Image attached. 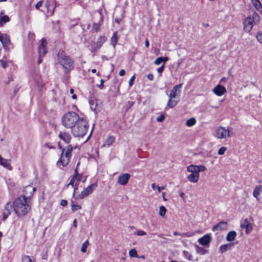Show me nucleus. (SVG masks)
<instances>
[{
    "label": "nucleus",
    "mask_w": 262,
    "mask_h": 262,
    "mask_svg": "<svg viewBox=\"0 0 262 262\" xmlns=\"http://www.w3.org/2000/svg\"><path fill=\"white\" fill-rule=\"evenodd\" d=\"M62 125L67 128H70L75 137L84 136L89 128L86 120L74 112H69L62 117Z\"/></svg>",
    "instance_id": "f257e3e1"
},
{
    "label": "nucleus",
    "mask_w": 262,
    "mask_h": 262,
    "mask_svg": "<svg viewBox=\"0 0 262 262\" xmlns=\"http://www.w3.org/2000/svg\"><path fill=\"white\" fill-rule=\"evenodd\" d=\"M31 202L25 197H17L13 202V210L18 217L27 214L31 209Z\"/></svg>",
    "instance_id": "f03ea898"
},
{
    "label": "nucleus",
    "mask_w": 262,
    "mask_h": 262,
    "mask_svg": "<svg viewBox=\"0 0 262 262\" xmlns=\"http://www.w3.org/2000/svg\"><path fill=\"white\" fill-rule=\"evenodd\" d=\"M58 148L62 152L60 155V159L57 161V164L58 165L61 164L63 167H64L68 164L70 161L73 147L71 145H69L66 147L62 148L60 145V143H59Z\"/></svg>",
    "instance_id": "7ed1b4c3"
},
{
    "label": "nucleus",
    "mask_w": 262,
    "mask_h": 262,
    "mask_svg": "<svg viewBox=\"0 0 262 262\" xmlns=\"http://www.w3.org/2000/svg\"><path fill=\"white\" fill-rule=\"evenodd\" d=\"M58 58L59 62L64 69L65 73H69L73 69V61L70 57L67 56L63 51L58 53Z\"/></svg>",
    "instance_id": "20e7f679"
},
{
    "label": "nucleus",
    "mask_w": 262,
    "mask_h": 262,
    "mask_svg": "<svg viewBox=\"0 0 262 262\" xmlns=\"http://www.w3.org/2000/svg\"><path fill=\"white\" fill-rule=\"evenodd\" d=\"M183 84L175 85L171 90L169 96V100L167 102V106L170 108L174 107L178 103L179 100L177 98L179 97L181 94V89Z\"/></svg>",
    "instance_id": "39448f33"
},
{
    "label": "nucleus",
    "mask_w": 262,
    "mask_h": 262,
    "mask_svg": "<svg viewBox=\"0 0 262 262\" xmlns=\"http://www.w3.org/2000/svg\"><path fill=\"white\" fill-rule=\"evenodd\" d=\"M230 136V131L225 127L219 126L216 130V137L219 139H226Z\"/></svg>",
    "instance_id": "423d86ee"
},
{
    "label": "nucleus",
    "mask_w": 262,
    "mask_h": 262,
    "mask_svg": "<svg viewBox=\"0 0 262 262\" xmlns=\"http://www.w3.org/2000/svg\"><path fill=\"white\" fill-rule=\"evenodd\" d=\"M36 190V188L32 185H29L24 188L23 192L24 194L20 197H25L26 199L31 201V198L34 192Z\"/></svg>",
    "instance_id": "0eeeda50"
},
{
    "label": "nucleus",
    "mask_w": 262,
    "mask_h": 262,
    "mask_svg": "<svg viewBox=\"0 0 262 262\" xmlns=\"http://www.w3.org/2000/svg\"><path fill=\"white\" fill-rule=\"evenodd\" d=\"M106 41V38L104 36H100L96 42H95L91 46V51L92 53L96 52L102 46V45Z\"/></svg>",
    "instance_id": "6e6552de"
},
{
    "label": "nucleus",
    "mask_w": 262,
    "mask_h": 262,
    "mask_svg": "<svg viewBox=\"0 0 262 262\" xmlns=\"http://www.w3.org/2000/svg\"><path fill=\"white\" fill-rule=\"evenodd\" d=\"M0 41L3 45V47L5 51L9 50V46L10 43L9 37L6 34L0 33Z\"/></svg>",
    "instance_id": "1a4fd4ad"
},
{
    "label": "nucleus",
    "mask_w": 262,
    "mask_h": 262,
    "mask_svg": "<svg viewBox=\"0 0 262 262\" xmlns=\"http://www.w3.org/2000/svg\"><path fill=\"white\" fill-rule=\"evenodd\" d=\"M96 183H93L89 186H88L85 189H84L80 193L79 196L80 199H83L86 196H88L90 193H92L93 190L97 187Z\"/></svg>",
    "instance_id": "9d476101"
},
{
    "label": "nucleus",
    "mask_w": 262,
    "mask_h": 262,
    "mask_svg": "<svg viewBox=\"0 0 262 262\" xmlns=\"http://www.w3.org/2000/svg\"><path fill=\"white\" fill-rule=\"evenodd\" d=\"M130 178V175L129 173H125L121 174L118 176V183L121 185H125L128 183Z\"/></svg>",
    "instance_id": "9b49d317"
},
{
    "label": "nucleus",
    "mask_w": 262,
    "mask_h": 262,
    "mask_svg": "<svg viewBox=\"0 0 262 262\" xmlns=\"http://www.w3.org/2000/svg\"><path fill=\"white\" fill-rule=\"evenodd\" d=\"M13 209V203H8L5 207L3 211V220L5 221L7 219L8 216L10 214L11 211Z\"/></svg>",
    "instance_id": "f8f14e48"
},
{
    "label": "nucleus",
    "mask_w": 262,
    "mask_h": 262,
    "mask_svg": "<svg viewBox=\"0 0 262 262\" xmlns=\"http://www.w3.org/2000/svg\"><path fill=\"white\" fill-rule=\"evenodd\" d=\"M206 167L203 165L196 166L191 165L187 167V170L188 171L196 172L198 173H199V172L201 171H204L206 170Z\"/></svg>",
    "instance_id": "ddd939ff"
},
{
    "label": "nucleus",
    "mask_w": 262,
    "mask_h": 262,
    "mask_svg": "<svg viewBox=\"0 0 262 262\" xmlns=\"http://www.w3.org/2000/svg\"><path fill=\"white\" fill-rule=\"evenodd\" d=\"M211 241L210 234H205L203 236L198 239L199 243L203 246H208Z\"/></svg>",
    "instance_id": "4468645a"
},
{
    "label": "nucleus",
    "mask_w": 262,
    "mask_h": 262,
    "mask_svg": "<svg viewBox=\"0 0 262 262\" xmlns=\"http://www.w3.org/2000/svg\"><path fill=\"white\" fill-rule=\"evenodd\" d=\"M58 137L66 144H69L72 139L70 134L65 131L60 132Z\"/></svg>",
    "instance_id": "2eb2a0df"
},
{
    "label": "nucleus",
    "mask_w": 262,
    "mask_h": 262,
    "mask_svg": "<svg viewBox=\"0 0 262 262\" xmlns=\"http://www.w3.org/2000/svg\"><path fill=\"white\" fill-rule=\"evenodd\" d=\"M244 30L246 32H249L253 27V20L251 17L248 16L245 19L244 21Z\"/></svg>",
    "instance_id": "dca6fc26"
},
{
    "label": "nucleus",
    "mask_w": 262,
    "mask_h": 262,
    "mask_svg": "<svg viewBox=\"0 0 262 262\" xmlns=\"http://www.w3.org/2000/svg\"><path fill=\"white\" fill-rule=\"evenodd\" d=\"M228 228V224L226 222H221L212 227L213 231H220L225 230Z\"/></svg>",
    "instance_id": "f3484780"
},
{
    "label": "nucleus",
    "mask_w": 262,
    "mask_h": 262,
    "mask_svg": "<svg viewBox=\"0 0 262 262\" xmlns=\"http://www.w3.org/2000/svg\"><path fill=\"white\" fill-rule=\"evenodd\" d=\"M213 93L218 96L224 95L226 92V89L223 86L218 84L213 89Z\"/></svg>",
    "instance_id": "a211bd4d"
},
{
    "label": "nucleus",
    "mask_w": 262,
    "mask_h": 262,
    "mask_svg": "<svg viewBox=\"0 0 262 262\" xmlns=\"http://www.w3.org/2000/svg\"><path fill=\"white\" fill-rule=\"evenodd\" d=\"M41 41V43L39 45L38 49V55L40 57L44 56L47 53V51L45 48L46 43V40L42 38Z\"/></svg>",
    "instance_id": "6ab92c4d"
},
{
    "label": "nucleus",
    "mask_w": 262,
    "mask_h": 262,
    "mask_svg": "<svg viewBox=\"0 0 262 262\" xmlns=\"http://www.w3.org/2000/svg\"><path fill=\"white\" fill-rule=\"evenodd\" d=\"M11 160L5 159L0 155V165L8 170H12V168L10 165Z\"/></svg>",
    "instance_id": "aec40b11"
},
{
    "label": "nucleus",
    "mask_w": 262,
    "mask_h": 262,
    "mask_svg": "<svg viewBox=\"0 0 262 262\" xmlns=\"http://www.w3.org/2000/svg\"><path fill=\"white\" fill-rule=\"evenodd\" d=\"M191 174H190L188 177V180L193 183H196L199 181V173H198L196 172H190Z\"/></svg>",
    "instance_id": "412c9836"
},
{
    "label": "nucleus",
    "mask_w": 262,
    "mask_h": 262,
    "mask_svg": "<svg viewBox=\"0 0 262 262\" xmlns=\"http://www.w3.org/2000/svg\"><path fill=\"white\" fill-rule=\"evenodd\" d=\"M262 192V186L258 185L256 186L254 189L253 195L254 198L256 199L257 201L259 199L258 198V196L260 195V193Z\"/></svg>",
    "instance_id": "4be33fe9"
},
{
    "label": "nucleus",
    "mask_w": 262,
    "mask_h": 262,
    "mask_svg": "<svg viewBox=\"0 0 262 262\" xmlns=\"http://www.w3.org/2000/svg\"><path fill=\"white\" fill-rule=\"evenodd\" d=\"M241 226L242 228H245L246 232L247 233L249 232L252 229V226L250 225L247 219L244 220V223H242Z\"/></svg>",
    "instance_id": "5701e85b"
},
{
    "label": "nucleus",
    "mask_w": 262,
    "mask_h": 262,
    "mask_svg": "<svg viewBox=\"0 0 262 262\" xmlns=\"http://www.w3.org/2000/svg\"><path fill=\"white\" fill-rule=\"evenodd\" d=\"M252 3L255 8L262 14V5L259 0H251Z\"/></svg>",
    "instance_id": "b1692460"
},
{
    "label": "nucleus",
    "mask_w": 262,
    "mask_h": 262,
    "mask_svg": "<svg viewBox=\"0 0 262 262\" xmlns=\"http://www.w3.org/2000/svg\"><path fill=\"white\" fill-rule=\"evenodd\" d=\"M3 14V13L2 11L0 13V27H2L4 24L10 21V18L8 15H2Z\"/></svg>",
    "instance_id": "393cba45"
},
{
    "label": "nucleus",
    "mask_w": 262,
    "mask_h": 262,
    "mask_svg": "<svg viewBox=\"0 0 262 262\" xmlns=\"http://www.w3.org/2000/svg\"><path fill=\"white\" fill-rule=\"evenodd\" d=\"M195 249L196 252L198 254H199L201 255H204L208 252L207 250H206L204 248L200 247L197 245H195Z\"/></svg>",
    "instance_id": "a878e982"
},
{
    "label": "nucleus",
    "mask_w": 262,
    "mask_h": 262,
    "mask_svg": "<svg viewBox=\"0 0 262 262\" xmlns=\"http://www.w3.org/2000/svg\"><path fill=\"white\" fill-rule=\"evenodd\" d=\"M236 236V233L234 231H231L227 234L226 239L228 242L233 241Z\"/></svg>",
    "instance_id": "bb28decb"
},
{
    "label": "nucleus",
    "mask_w": 262,
    "mask_h": 262,
    "mask_svg": "<svg viewBox=\"0 0 262 262\" xmlns=\"http://www.w3.org/2000/svg\"><path fill=\"white\" fill-rule=\"evenodd\" d=\"M118 41L117 33L116 32L113 33V34L111 39V44L113 45L114 48H115V45Z\"/></svg>",
    "instance_id": "cd10ccee"
},
{
    "label": "nucleus",
    "mask_w": 262,
    "mask_h": 262,
    "mask_svg": "<svg viewBox=\"0 0 262 262\" xmlns=\"http://www.w3.org/2000/svg\"><path fill=\"white\" fill-rule=\"evenodd\" d=\"M115 138L113 136H109L105 140V143L103 146H105L106 145L109 147L114 142Z\"/></svg>",
    "instance_id": "c85d7f7f"
},
{
    "label": "nucleus",
    "mask_w": 262,
    "mask_h": 262,
    "mask_svg": "<svg viewBox=\"0 0 262 262\" xmlns=\"http://www.w3.org/2000/svg\"><path fill=\"white\" fill-rule=\"evenodd\" d=\"M21 261L22 262H35V260L33 257L28 255H23Z\"/></svg>",
    "instance_id": "c756f323"
},
{
    "label": "nucleus",
    "mask_w": 262,
    "mask_h": 262,
    "mask_svg": "<svg viewBox=\"0 0 262 262\" xmlns=\"http://www.w3.org/2000/svg\"><path fill=\"white\" fill-rule=\"evenodd\" d=\"M231 244H227L222 245L220 248L221 253H223L227 251L231 248Z\"/></svg>",
    "instance_id": "7c9ffc66"
},
{
    "label": "nucleus",
    "mask_w": 262,
    "mask_h": 262,
    "mask_svg": "<svg viewBox=\"0 0 262 262\" xmlns=\"http://www.w3.org/2000/svg\"><path fill=\"white\" fill-rule=\"evenodd\" d=\"M196 122V119L192 117L188 119L186 122V125L188 127H191L195 124Z\"/></svg>",
    "instance_id": "2f4dec72"
},
{
    "label": "nucleus",
    "mask_w": 262,
    "mask_h": 262,
    "mask_svg": "<svg viewBox=\"0 0 262 262\" xmlns=\"http://www.w3.org/2000/svg\"><path fill=\"white\" fill-rule=\"evenodd\" d=\"M73 176H75V180H76V183H79V182L82 181V178H83V176L82 174H79L78 173V171H77V169L76 168L75 170V172H74V173L73 174Z\"/></svg>",
    "instance_id": "473e14b6"
},
{
    "label": "nucleus",
    "mask_w": 262,
    "mask_h": 262,
    "mask_svg": "<svg viewBox=\"0 0 262 262\" xmlns=\"http://www.w3.org/2000/svg\"><path fill=\"white\" fill-rule=\"evenodd\" d=\"M183 256L189 260H192V256L188 251L184 250L182 252Z\"/></svg>",
    "instance_id": "72a5a7b5"
},
{
    "label": "nucleus",
    "mask_w": 262,
    "mask_h": 262,
    "mask_svg": "<svg viewBox=\"0 0 262 262\" xmlns=\"http://www.w3.org/2000/svg\"><path fill=\"white\" fill-rule=\"evenodd\" d=\"M71 203H72L71 209L73 212H75L78 210H80L81 208V207L80 205L75 204L73 201H72Z\"/></svg>",
    "instance_id": "f704fd0d"
},
{
    "label": "nucleus",
    "mask_w": 262,
    "mask_h": 262,
    "mask_svg": "<svg viewBox=\"0 0 262 262\" xmlns=\"http://www.w3.org/2000/svg\"><path fill=\"white\" fill-rule=\"evenodd\" d=\"M89 245L88 240H86L82 245L81 247V251L85 253L86 251V248Z\"/></svg>",
    "instance_id": "c9c22d12"
},
{
    "label": "nucleus",
    "mask_w": 262,
    "mask_h": 262,
    "mask_svg": "<svg viewBox=\"0 0 262 262\" xmlns=\"http://www.w3.org/2000/svg\"><path fill=\"white\" fill-rule=\"evenodd\" d=\"M129 255L130 257H138L137 252L135 249H132L129 251Z\"/></svg>",
    "instance_id": "e433bc0d"
},
{
    "label": "nucleus",
    "mask_w": 262,
    "mask_h": 262,
    "mask_svg": "<svg viewBox=\"0 0 262 262\" xmlns=\"http://www.w3.org/2000/svg\"><path fill=\"white\" fill-rule=\"evenodd\" d=\"M166 212V209L165 207L161 206L159 209V215L161 216H164Z\"/></svg>",
    "instance_id": "4c0bfd02"
},
{
    "label": "nucleus",
    "mask_w": 262,
    "mask_h": 262,
    "mask_svg": "<svg viewBox=\"0 0 262 262\" xmlns=\"http://www.w3.org/2000/svg\"><path fill=\"white\" fill-rule=\"evenodd\" d=\"M75 176H73L71 180H70L69 183L66 186L67 188H68L69 186L71 185L72 187L74 186L76 183V180H75Z\"/></svg>",
    "instance_id": "58836bf2"
},
{
    "label": "nucleus",
    "mask_w": 262,
    "mask_h": 262,
    "mask_svg": "<svg viewBox=\"0 0 262 262\" xmlns=\"http://www.w3.org/2000/svg\"><path fill=\"white\" fill-rule=\"evenodd\" d=\"M256 37L258 42L262 43V31L258 32Z\"/></svg>",
    "instance_id": "ea45409f"
},
{
    "label": "nucleus",
    "mask_w": 262,
    "mask_h": 262,
    "mask_svg": "<svg viewBox=\"0 0 262 262\" xmlns=\"http://www.w3.org/2000/svg\"><path fill=\"white\" fill-rule=\"evenodd\" d=\"M146 234V233L145 231L141 230H138L136 232H135L134 233V235H139V236L145 235Z\"/></svg>",
    "instance_id": "a19ab883"
},
{
    "label": "nucleus",
    "mask_w": 262,
    "mask_h": 262,
    "mask_svg": "<svg viewBox=\"0 0 262 262\" xmlns=\"http://www.w3.org/2000/svg\"><path fill=\"white\" fill-rule=\"evenodd\" d=\"M151 187L154 190H155L156 188L157 189L159 192H161V191L163 189V187L156 186L155 183L152 184Z\"/></svg>",
    "instance_id": "79ce46f5"
},
{
    "label": "nucleus",
    "mask_w": 262,
    "mask_h": 262,
    "mask_svg": "<svg viewBox=\"0 0 262 262\" xmlns=\"http://www.w3.org/2000/svg\"><path fill=\"white\" fill-rule=\"evenodd\" d=\"M226 149H227L226 147H222L218 150L217 154L219 155H224L225 152L226 151Z\"/></svg>",
    "instance_id": "37998d69"
},
{
    "label": "nucleus",
    "mask_w": 262,
    "mask_h": 262,
    "mask_svg": "<svg viewBox=\"0 0 262 262\" xmlns=\"http://www.w3.org/2000/svg\"><path fill=\"white\" fill-rule=\"evenodd\" d=\"M162 60H163L162 57H158L155 60L154 63L156 65H159L160 64H161L162 62Z\"/></svg>",
    "instance_id": "c03bdc74"
},
{
    "label": "nucleus",
    "mask_w": 262,
    "mask_h": 262,
    "mask_svg": "<svg viewBox=\"0 0 262 262\" xmlns=\"http://www.w3.org/2000/svg\"><path fill=\"white\" fill-rule=\"evenodd\" d=\"M251 18H252L253 21V20L258 21L259 19L258 14L256 12L253 13L252 17H251Z\"/></svg>",
    "instance_id": "a18cd8bd"
},
{
    "label": "nucleus",
    "mask_w": 262,
    "mask_h": 262,
    "mask_svg": "<svg viewBox=\"0 0 262 262\" xmlns=\"http://www.w3.org/2000/svg\"><path fill=\"white\" fill-rule=\"evenodd\" d=\"M0 62L1 66L4 69H6L8 66V63L6 61L0 60Z\"/></svg>",
    "instance_id": "49530a36"
},
{
    "label": "nucleus",
    "mask_w": 262,
    "mask_h": 262,
    "mask_svg": "<svg viewBox=\"0 0 262 262\" xmlns=\"http://www.w3.org/2000/svg\"><path fill=\"white\" fill-rule=\"evenodd\" d=\"M164 115L163 114H161L157 118L156 120L159 122H161L164 120Z\"/></svg>",
    "instance_id": "de8ad7c7"
},
{
    "label": "nucleus",
    "mask_w": 262,
    "mask_h": 262,
    "mask_svg": "<svg viewBox=\"0 0 262 262\" xmlns=\"http://www.w3.org/2000/svg\"><path fill=\"white\" fill-rule=\"evenodd\" d=\"M164 67H165V64H163L160 67H159L157 69V72L160 74V75H161V73L164 71Z\"/></svg>",
    "instance_id": "09e8293b"
},
{
    "label": "nucleus",
    "mask_w": 262,
    "mask_h": 262,
    "mask_svg": "<svg viewBox=\"0 0 262 262\" xmlns=\"http://www.w3.org/2000/svg\"><path fill=\"white\" fill-rule=\"evenodd\" d=\"M78 186H79V183H75V184L74 185V186H72V187L74 189V191H73V196H74L75 195V192H76V190L78 189Z\"/></svg>",
    "instance_id": "8fccbe9b"
},
{
    "label": "nucleus",
    "mask_w": 262,
    "mask_h": 262,
    "mask_svg": "<svg viewBox=\"0 0 262 262\" xmlns=\"http://www.w3.org/2000/svg\"><path fill=\"white\" fill-rule=\"evenodd\" d=\"M93 29L95 30V31L97 32L99 29V25L97 23H94L93 24Z\"/></svg>",
    "instance_id": "3c124183"
},
{
    "label": "nucleus",
    "mask_w": 262,
    "mask_h": 262,
    "mask_svg": "<svg viewBox=\"0 0 262 262\" xmlns=\"http://www.w3.org/2000/svg\"><path fill=\"white\" fill-rule=\"evenodd\" d=\"M135 79V76L133 75L129 79L128 84L129 86H131L133 85V82L134 81Z\"/></svg>",
    "instance_id": "603ef678"
},
{
    "label": "nucleus",
    "mask_w": 262,
    "mask_h": 262,
    "mask_svg": "<svg viewBox=\"0 0 262 262\" xmlns=\"http://www.w3.org/2000/svg\"><path fill=\"white\" fill-rule=\"evenodd\" d=\"M43 2L40 1L38 2L35 5V8L36 9H39L40 7H41L42 5Z\"/></svg>",
    "instance_id": "864d4df0"
},
{
    "label": "nucleus",
    "mask_w": 262,
    "mask_h": 262,
    "mask_svg": "<svg viewBox=\"0 0 262 262\" xmlns=\"http://www.w3.org/2000/svg\"><path fill=\"white\" fill-rule=\"evenodd\" d=\"M104 82V80H103V79H101L100 80V84L98 85V88L100 89H101V90L103 89Z\"/></svg>",
    "instance_id": "5fc2aeb1"
},
{
    "label": "nucleus",
    "mask_w": 262,
    "mask_h": 262,
    "mask_svg": "<svg viewBox=\"0 0 262 262\" xmlns=\"http://www.w3.org/2000/svg\"><path fill=\"white\" fill-rule=\"evenodd\" d=\"M68 204L67 201L65 200H62L60 202V205L62 206H66Z\"/></svg>",
    "instance_id": "6e6d98bb"
},
{
    "label": "nucleus",
    "mask_w": 262,
    "mask_h": 262,
    "mask_svg": "<svg viewBox=\"0 0 262 262\" xmlns=\"http://www.w3.org/2000/svg\"><path fill=\"white\" fill-rule=\"evenodd\" d=\"M125 72L124 70L122 69L119 71V74L120 76H123L125 75Z\"/></svg>",
    "instance_id": "4d7b16f0"
},
{
    "label": "nucleus",
    "mask_w": 262,
    "mask_h": 262,
    "mask_svg": "<svg viewBox=\"0 0 262 262\" xmlns=\"http://www.w3.org/2000/svg\"><path fill=\"white\" fill-rule=\"evenodd\" d=\"M147 77L150 80H152L154 79V76L151 74H148Z\"/></svg>",
    "instance_id": "13d9d810"
},
{
    "label": "nucleus",
    "mask_w": 262,
    "mask_h": 262,
    "mask_svg": "<svg viewBox=\"0 0 262 262\" xmlns=\"http://www.w3.org/2000/svg\"><path fill=\"white\" fill-rule=\"evenodd\" d=\"M162 59H163L162 62H164L163 64H164L166 61H167L168 60V58L167 57H162Z\"/></svg>",
    "instance_id": "bf43d9fd"
},
{
    "label": "nucleus",
    "mask_w": 262,
    "mask_h": 262,
    "mask_svg": "<svg viewBox=\"0 0 262 262\" xmlns=\"http://www.w3.org/2000/svg\"><path fill=\"white\" fill-rule=\"evenodd\" d=\"M120 21H121V19H120L119 18H116L115 19V21L117 24H120Z\"/></svg>",
    "instance_id": "052dcab7"
},
{
    "label": "nucleus",
    "mask_w": 262,
    "mask_h": 262,
    "mask_svg": "<svg viewBox=\"0 0 262 262\" xmlns=\"http://www.w3.org/2000/svg\"><path fill=\"white\" fill-rule=\"evenodd\" d=\"M149 46V42L148 40H145V46L146 48H148Z\"/></svg>",
    "instance_id": "680f3d73"
},
{
    "label": "nucleus",
    "mask_w": 262,
    "mask_h": 262,
    "mask_svg": "<svg viewBox=\"0 0 262 262\" xmlns=\"http://www.w3.org/2000/svg\"><path fill=\"white\" fill-rule=\"evenodd\" d=\"M45 6L47 8L48 10H49V2L48 1L46 2V4H45Z\"/></svg>",
    "instance_id": "e2e57ef3"
},
{
    "label": "nucleus",
    "mask_w": 262,
    "mask_h": 262,
    "mask_svg": "<svg viewBox=\"0 0 262 262\" xmlns=\"http://www.w3.org/2000/svg\"><path fill=\"white\" fill-rule=\"evenodd\" d=\"M73 226H74V227H77V221L76 219H75L74 220V222H73Z\"/></svg>",
    "instance_id": "0e129e2a"
},
{
    "label": "nucleus",
    "mask_w": 262,
    "mask_h": 262,
    "mask_svg": "<svg viewBox=\"0 0 262 262\" xmlns=\"http://www.w3.org/2000/svg\"><path fill=\"white\" fill-rule=\"evenodd\" d=\"M41 61H42L41 57H40L39 56V58H38V61H37L38 63V64L40 63L41 62Z\"/></svg>",
    "instance_id": "69168bd1"
},
{
    "label": "nucleus",
    "mask_w": 262,
    "mask_h": 262,
    "mask_svg": "<svg viewBox=\"0 0 262 262\" xmlns=\"http://www.w3.org/2000/svg\"><path fill=\"white\" fill-rule=\"evenodd\" d=\"M184 195H185L184 193L182 192V193H180V196H181V198H182L183 199H184Z\"/></svg>",
    "instance_id": "338daca9"
},
{
    "label": "nucleus",
    "mask_w": 262,
    "mask_h": 262,
    "mask_svg": "<svg viewBox=\"0 0 262 262\" xmlns=\"http://www.w3.org/2000/svg\"><path fill=\"white\" fill-rule=\"evenodd\" d=\"M128 103H129L130 106H132L134 104V102H132V101H131V102L130 101H128Z\"/></svg>",
    "instance_id": "774afa93"
}]
</instances>
